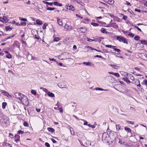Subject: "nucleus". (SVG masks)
<instances>
[{
  "mask_svg": "<svg viewBox=\"0 0 147 147\" xmlns=\"http://www.w3.org/2000/svg\"><path fill=\"white\" fill-rule=\"evenodd\" d=\"M14 97L19 99L22 104L26 106H28L29 102L27 97L22 93H16L14 94Z\"/></svg>",
  "mask_w": 147,
  "mask_h": 147,
  "instance_id": "1",
  "label": "nucleus"
},
{
  "mask_svg": "<svg viewBox=\"0 0 147 147\" xmlns=\"http://www.w3.org/2000/svg\"><path fill=\"white\" fill-rule=\"evenodd\" d=\"M107 133L106 132L104 133L102 136V140L105 143H108L109 141L110 140V138L108 135V132L109 133V134H111L112 133V131L110 130V129H107ZM112 132H113L112 131Z\"/></svg>",
  "mask_w": 147,
  "mask_h": 147,
  "instance_id": "2",
  "label": "nucleus"
},
{
  "mask_svg": "<svg viewBox=\"0 0 147 147\" xmlns=\"http://www.w3.org/2000/svg\"><path fill=\"white\" fill-rule=\"evenodd\" d=\"M116 39L120 42H122L123 43L128 44V42L126 38L121 36H116Z\"/></svg>",
  "mask_w": 147,
  "mask_h": 147,
  "instance_id": "3",
  "label": "nucleus"
},
{
  "mask_svg": "<svg viewBox=\"0 0 147 147\" xmlns=\"http://www.w3.org/2000/svg\"><path fill=\"white\" fill-rule=\"evenodd\" d=\"M58 86L61 88H66V84L64 82H61L58 83Z\"/></svg>",
  "mask_w": 147,
  "mask_h": 147,
  "instance_id": "4",
  "label": "nucleus"
},
{
  "mask_svg": "<svg viewBox=\"0 0 147 147\" xmlns=\"http://www.w3.org/2000/svg\"><path fill=\"white\" fill-rule=\"evenodd\" d=\"M66 8L69 10L74 11L75 10V8L74 6L69 4H67L66 5Z\"/></svg>",
  "mask_w": 147,
  "mask_h": 147,
  "instance_id": "5",
  "label": "nucleus"
},
{
  "mask_svg": "<svg viewBox=\"0 0 147 147\" xmlns=\"http://www.w3.org/2000/svg\"><path fill=\"white\" fill-rule=\"evenodd\" d=\"M68 54L67 53H62L61 55V57L63 58L62 60H65L68 58Z\"/></svg>",
  "mask_w": 147,
  "mask_h": 147,
  "instance_id": "6",
  "label": "nucleus"
},
{
  "mask_svg": "<svg viewBox=\"0 0 147 147\" xmlns=\"http://www.w3.org/2000/svg\"><path fill=\"white\" fill-rule=\"evenodd\" d=\"M5 119H7L6 117H4L2 114H0V121L2 122L5 123L7 121L5 120Z\"/></svg>",
  "mask_w": 147,
  "mask_h": 147,
  "instance_id": "7",
  "label": "nucleus"
},
{
  "mask_svg": "<svg viewBox=\"0 0 147 147\" xmlns=\"http://www.w3.org/2000/svg\"><path fill=\"white\" fill-rule=\"evenodd\" d=\"M12 45L14 47H16L18 48H20V43L17 41L16 40L14 41Z\"/></svg>",
  "mask_w": 147,
  "mask_h": 147,
  "instance_id": "8",
  "label": "nucleus"
},
{
  "mask_svg": "<svg viewBox=\"0 0 147 147\" xmlns=\"http://www.w3.org/2000/svg\"><path fill=\"white\" fill-rule=\"evenodd\" d=\"M77 30H78L79 32H80L82 33H84L87 31V29L85 28H78Z\"/></svg>",
  "mask_w": 147,
  "mask_h": 147,
  "instance_id": "9",
  "label": "nucleus"
},
{
  "mask_svg": "<svg viewBox=\"0 0 147 147\" xmlns=\"http://www.w3.org/2000/svg\"><path fill=\"white\" fill-rule=\"evenodd\" d=\"M1 93L4 95L8 97L9 96H11L7 92L4 90H1Z\"/></svg>",
  "mask_w": 147,
  "mask_h": 147,
  "instance_id": "10",
  "label": "nucleus"
},
{
  "mask_svg": "<svg viewBox=\"0 0 147 147\" xmlns=\"http://www.w3.org/2000/svg\"><path fill=\"white\" fill-rule=\"evenodd\" d=\"M15 141L17 143L20 140V136L17 134H16L14 136Z\"/></svg>",
  "mask_w": 147,
  "mask_h": 147,
  "instance_id": "11",
  "label": "nucleus"
},
{
  "mask_svg": "<svg viewBox=\"0 0 147 147\" xmlns=\"http://www.w3.org/2000/svg\"><path fill=\"white\" fill-rule=\"evenodd\" d=\"M64 28L67 30H70L72 29V27L71 26L69 25H68L66 24L64 26Z\"/></svg>",
  "mask_w": 147,
  "mask_h": 147,
  "instance_id": "12",
  "label": "nucleus"
},
{
  "mask_svg": "<svg viewBox=\"0 0 147 147\" xmlns=\"http://www.w3.org/2000/svg\"><path fill=\"white\" fill-rule=\"evenodd\" d=\"M86 40L87 41L90 42H92L93 41H95V42H100L101 41L100 40H96L88 38H86Z\"/></svg>",
  "mask_w": 147,
  "mask_h": 147,
  "instance_id": "13",
  "label": "nucleus"
},
{
  "mask_svg": "<svg viewBox=\"0 0 147 147\" xmlns=\"http://www.w3.org/2000/svg\"><path fill=\"white\" fill-rule=\"evenodd\" d=\"M137 86L138 89L140 91L142 92H144V90L142 88V86L140 84H139Z\"/></svg>",
  "mask_w": 147,
  "mask_h": 147,
  "instance_id": "14",
  "label": "nucleus"
},
{
  "mask_svg": "<svg viewBox=\"0 0 147 147\" xmlns=\"http://www.w3.org/2000/svg\"><path fill=\"white\" fill-rule=\"evenodd\" d=\"M122 80L126 82V83L129 84L130 83V81L128 80V78L127 77L123 78H122Z\"/></svg>",
  "mask_w": 147,
  "mask_h": 147,
  "instance_id": "15",
  "label": "nucleus"
},
{
  "mask_svg": "<svg viewBox=\"0 0 147 147\" xmlns=\"http://www.w3.org/2000/svg\"><path fill=\"white\" fill-rule=\"evenodd\" d=\"M97 125L96 122H95L94 124L92 125L90 124H88L87 125L90 127H91L92 128H94L95 127V126Z\"/></svg>",
  "mask_w": 147,
  "mask_h": 147,
  "instance_id": "16",
  "label": "nucleus"
},
{
  "mask_svg": "<svg viewBox=\"0 0 147 147\" xmlns=\"http://www.w3.org/2000/svg\"><path fill=\"white\" fill-rule=\"evenodd\" d=\"M47 95L48 96L50 97H55V95L54 94L50 92V91H49L47 93Z\"/></svg>",
  "mask_w": 147,
  "mask_h": 147,
  "instance_id": "17",
  "label": "nucleus"
},
{
  "mask_svg": "<svg viewBox=\"0 0 147 147\" xmlns=\"http://www.w3.org/2000/svg\"><path fill=\"white\" fill-rule=\"evenodd\" d=\"M53 4L54 5L58 6L61 7L62 6V5L61 3H59L57 2H54L53 3Z\"/></svg>",
  "mask_w": 147,
  "mask_h": 147,
  "instance_id": "18",
  "label": "nucleus"
},
{
  "mask_svg": "<svg viewBox=\"0 0 147 147\" xmlns=\"http://www.w3.org/2000/svg\"><path fill=\"white\" fill-rule=\"evenodd\" d=\"M134 81L135 82L134 84L136 85L137 86L139 84H140V80L138 79H135V80Z\"/></svg>",
  "mask_w": 147,
  "mask_h": 147,
  "instance_id": "19",
  "label": "nucleus"
},
{
  "mask_svg": "<svg viewBox=\"0 0 147 147\" xmlns=\"http://www.w3.org/2000/svg\"><path fill=\"white\" fill-rule=\"evenodd\" d=\"M111 26L113 27V28L117 29L119 28L118 26L116 24V23H115L114 24H111Z\"/></svg>",
  "mask_w": 147,
  "mask_h": 147,
  "instance_id": "20",
  "label": "nucleus"
},
{
  "mask_svg": "<svg viewBox=\"0 0 147 147\" xmlns=\"http://www.w3.org/2000/svg\"><path fill=\"white\" fill-rule=\"evenodd\" d=\"M36 24L39 25H41L42 24V22L39 19L36 20Z\"/></svg>",
  "mask_w": 147,
  "mask_h": 147,
  "instance_id": "21",
  "label": "nucleus"
},
{
  "mask_svg": "<svg viewBox=\"0 0 147 147\" xmlns=\"http://www.w3.org/2000/svg\"><path fill=\"white\" fill-rule=\"evenodd\" d=\"M57 22L58 24L61 26L63 25V23L62 20L60 19H57Z\"/></svg>",
  "mask_w": 147,
  "mask_h": 147,
  "instance_id": "22",
  "label": "nucleus"
},
{
  "mask_svg": "<svg viewBox=\"0 0 147 147\" xmlns=\"http://www.w3.org/2000/svg\"><path fill=\"white\" fill-rule=\"evenodd\" d=\"M110 65L113 68L115 69H117L120 67L119 66L115 65L110 64Z\"/></svg>",
  "mask_w": 147,
  "mask_h": 147,
  "instance_id": "23",
  "label": "nucleus"
},
{
  "mask_svg": "<svg viewBox=\"0 0 147 147\" xmlns=\"http://www.w3.org/2000/svg\"><path fill=\"white\" fill-rule=\"evenodd\" d=\"M100 31L101 32L104 34H107V32L106 30V29L103 28H102L101 29Z\"/></svg>",
  "mask_w": 147,
  "mask_h": 147,
  "instance_id": "24",
  "label": "nucleus"
},
{
  "mask_svg": "<svg viewBox=\"0 0 147 147\" xmlns=\"http://www.w3.org/2000/svg\"><path fill=\"white\" fill-rule=\"evenodd\" d=\"M129 77L130 78V80H132L133 81L135 80V79L132 75L130 74H129Z\"/></svg>",
  "mask_w": 147,
  "mask_h": 147,
  "instance_id": "25",
  "label": "nucleus"
},
{
  "mask_svg": "<svg viewBox=\"0 0 147 147\" xmlns=\"http://www.w3.org/2000/svg\"><path fill=\"white\" fill-rule=\"evenodd\" d=\"M43 2L44 3L46 4L47 5H51V6H52L53 5V3H52V2H51V3H49V2H47V1H43Z\"/></svg>",
  "mask_w": 147,
  "mask_h": 147,
  "instance_id": "26",
  "label": "nucleus"
},
{
  "mask_svg": "<svg viewBox=\"0 0 147 147\" xmlns=\"http://www.w3.org/2000/svg\"><path fill=\"white\" fill-rule=\"evenodd\" d=\"M121 74L125 77L128 76V73L126 72H121Z\"/></svg>",
  "mask_w": 147,
  "mask_h": 147,
  "instance_id": "27",
  "label": "nucleus"
},
{
  "mask_svg": "<svg viewBox=\"0 0 147 147\" xmlns=\"http://www.w3.org/2000/svg\"><path fill=\"white\" fill-rule=\"evenodd\" d=\"M70 131L71 134L72 135H76L77 134V133L76 132L74 131L73 130V129H70Z\"/></svg>",
  "mask_w": 147,
  "mask_h": 147,
  "instance_id": "28",
  "label": "nucleus"
},
{
  "mask_svg": "<svg viewBox=\"0 0 147 147\" xmlns=\"http://www.w3.org/2000/svg\"><path fill=\"white\" fill-rule=\"evenodd\" d=\"M114 1L113 0H109L107 2V3L110 5H112L114 4Z\"/></svg>",
  "mask_w": 147,
  "mask_h": 147,
  "instance_id": "29",
  "label": "nucleus"
},
{
  "mask_svg": "<svg viewBox=\"0 0 147 147\" xmlns=\"http://www.w3.org/2000/svg\"><path fill=\"white\" fill-rule=\"evenodd\" d=\"M3 146H6L7 147H11V146H10V144L6 143H4L3 144Z\"/></svg>",
  "mask_w": 147,
  "mask_h": 147,
  "instance_id": "30",
  "label": "nucleus"
},
{
  "mask_svg": "<svg viewBox=\"0 0 147 147\" xmlns=\"http://www.w3.org/2000/svg\"><path fill=\"white\" fill-rule=\"evenodd\" d=\"M40 88V89H42L43 91H44L46 93H48V92L49 91L46 88H44L43 87H41V88Z\"/></svg>",
  "mask_w": 147,
  "mask_h": 147,
  "instance_id": "31",
  "label": "nucleus"
},
{
  "mask_svg": "<svg viewBox=\"0 0 147 147\" xmlns=\"http://www.w3.org/2000/svg\"><path fill=\"white\" fill-rule=\"evenodd\" d=\"M83 64L86 65L91 66V63L90 62H84L83 63Z\"/></svg>",
  "mask_w": 147,
  "mask_h": 147,
  "instance_id": "32",
  "label": "nucleus"
},
{
  "mask_svg": "<svg viewBox=\"0 0 147 147\" xmlns=\"http://www.w3.org/2000/svg\"><path fill=\"white\" fill-rule=\"evenodd\" d=\"M3 18H4L5 22V23H7L9 19L8 17L7 16H3Z\"/></svg>",
  "mask_w": 147,
  "mask_h": 147,
  "instance_id": "33",
  "label": "nucleus"
},
{
  "mask_svg": "<svg viewBox=\"0 0 147 147\" xmlns=\"http://www.w3.org/2000/svg\"><path fill=\"white\" fill-rule=\"evenodd\" d=\"M113 49L117 52V53H116L117 54H119V53L120 52H121V50L119 49L114 48Z\"/></svg>",
  "mask_w": 147,
  "mask_h": 147,
  "instance_id": "34",
  "label": "nucleus"
},
{
  "mask_svg": "<svg viewBox=\"0 0 147 147\" xmlns=\"http://www.w3.org/2000/svg\"><path fill=\"white\" fill-rule=\"evenodd\" d=\"M140 43L142 44L147 45V41L146 40H142Z\"/></svg>",
  "mask_w": 147,
  "mask_h": 147,
  "instance_id": "35",
  "label": "nucleus"
},
{
  "mask_svg": "<svg viewBox=\"0 0 147 147\" xmlns=\"http://www.w3.org/2000/svg\"><path fill=\"white\" fill-rule=\"evenodd\" d=\"M7 104L5 102H3L2 104V108L3 109H5V108Z\"/></svg>",
  "mask_w": 147,
  "mask_h": 147,
  "instance_id": "36",
  "label": "nucleus"
},
{
  "mask_svg": "<svg viewBox=\"0 0 147 147\" xmlns=\"http://www.w3.org/2000/svg\"><path fill=\"white\" fill-rule=\"evenodd\" d=\"M108 77L109 79H111L112 80V82H114L115 80V78L111 76H109Z\"/></svg>",
  "mask_w": 147,
  "mask_h": 147,
  "instance_id": "37",
  "label": "nucleus"
},
{
  "mask_svg": "<svg viewBox=\"0 0 147 147\" xmlns=\"http://www.w3.org/2000/svg\"><path fill=\"white\" fill-rule=\"evenodd\" d=\"M142 85H145L147 86V80H143V82L142 83Z\"/></svg>",
  "mask_w": 147,
  "mask_h": 147,
  "instance_id": "38",
  "label": "nucleus"
},
{
  "mask_svg": "<svg viewBox=\"0 0 147 147\" xmlns=\"http://www.w3.org/2000/svg\"><path fill=\"white\" fill-rule=\"evenodd\" d=\"M77 2L82 6H84V3L80 0L77 1Z\"/></svg>",
  "mask_w": 147,
  "mask_h": 147,
  "instance_id": "39",
  "label": "nucleus"
},
{
  "mask_svg": "<svg viewBox=\"0 0 147 147\" xmlns=\"http://www.w3.org/2000/svg\"><path fill=\"white\" fill-rule=\"evenodd\" d=\"M88 48H90L92 50H94L96 51L99 52H101V51L100 50H97V49H95L93 48L92 47H90L89 46H88Z\"/></svg>",
  "mask_w": 147,
  "mask_h": 147,
  "instance_id": "40",
  "label": "nucleus"
},
{
  "mask_svg": "<svg viewBox=\"0 0 147 147\" xmlns=\"http://www.w3.org/2000/svg\"><path fill=\"white\" fill-rule=\"evenodd\" d=\"M5 29L7 31H11L12 30L11 28L9 26L6 27L5 28Z\"/></svg>",
  "mask_w": 147,
  "mask_h": 147,
  "instance_id": "41",
  "label": "nucleus"
},
{
  "mask_svg": "<svg viewBox=\"0 0 147 147\" xmlns=\"http://www.w3.org/2000/svg\"><path fill=\"white\" fill-rule=\"evenodd\" d=\"M95 90H101V91H103V90H105L103 89L102 88H100L99 87L96 88H95Z\"/></svg>",
  "mask_w": 147,
  "mask_h": 147,
  "instance_id": "42",
  "label": "nucleus"
},
{
  "mask_svg": "<svg viewBox=\"0 0 147 147\" xmlns=\"http://www.w3.org/2000/svg\"><path fill=\"white\" fill-rule=\"evenodd\" d=\"M91 24L94 26H99V24L96 23L92 22Z\"/></svg>",
  "mask_w": 147,
  "mask_h": 147,
  "instance_id": "43",
  "label": "nucleus"
},
{
  "mask_svg": "<svg viewBox=\"0 0 147 147\" xmlns=\"http://www.w3.org/2000/svg\"><path fill=\"white\" fill-rule=\"evenodd\" d=\"M55 8L54 7H48L47 8V10L52 11L54 10Z\"/></svg>",
  "mask_w": 147,
  "mask_h": 147,
  "instance_id": "44",
  "label": "nucleus"
},
{
  "mask_svg": "<svg viewBox=\"0 0 147 147\" xmlns=\"http://www.w3.org/2000/svg\"><path fill=\"white\" fill-rule=\"evenodd\" d=\"M31 93L33 95H36V90H32Z\"/></svg>",
  "mask_w": 147,
  "mask_h": 147,
  "instance_id": "45",
  "label": "nucleus"
},
{
  "mask_svg": "<svg viewBox=\"0 0 147 147\" xmlns=\"http://www.w3.org/2000/svg\"><path fill=\"white\" fill-rule=\"evenodd\" d=\"M6 57L8 59H11L12 58L11 55L9 53L7 54L6 55Z\"/></svg>",
  "mask_w": 147,
  "mask_h": 147,
  "instance_id": "46",
  "label": "nucleus"
},
{
  "mask_svg": "<svg viewBox=\"0 0 147 147\" xmlns=\"http://www.w3.org/2000/svg\"><path fill=\"white\" fill-rule=\"evenodd\" d=\"M140 37L139 36H136L134 37V39L136 40H139Z\"/></svg>",
  "mask_w": 147,
  "mask_h": 147,
  "instance_id": "47",
  "label": "nucleus"
},
{
  "mask_svg": "<svg viewBox=\"0 0 147 147\" xmlns=\"http://www.w3.org/2000/svg\"><path fill=\"white\" fill-rule=\"evenodd\" d=\"M106 47L108 48H112L113 49L114 47H115V46H112L111 45H106Z\"/></svg>",
  "mask_w": 147,
  "mask_h": 147,
  "instance_id": "48",
  "label": "nucleus"
},
{
  "mask_svg": "<svg viewBox=\"0 0 147 147\" xmlns=\"http://www.w3.org/2000/svg\"><path fill=\"white\" fill-rule=\"evenodd\" d=\"M19 20L21 21H22L24 22L27 21V19L26 18H23L21 17L19 18Z\"/></svg>",
  "mask_w": 147,
  "mask_h": 147,
  "instance_id": "49",
  "label": "nucleus"
},
{
  "mask_svg": "<svg viewBox=\"0 0 147 147\" xmlns=\"http://www.w3.org/2000/svg\"><path fill=\"white\" fill-rule=\"evenodd\" d=\"M126 122L128 124H131L132 125H133L134 123V122L132 121L127 120Z\"/></svg>",
  "mask_w": 147,
  "mask_h": 147,
  "instance_id": "50",
  "label": "nucleus"
},
{
  "mask_svg": "<svg viewBox=\"0 0 147 147\" xmlns=\"http://www.w3.org/2000/svg\"><path fill=\"white\" fill-rule=\"evenodd\" d=\"M56 105L59 108L61 106V104L58 101L57 103L56 104Z\"/></svg>",
  "mask_w": 147,
  "mask_h": 147,
  "instance_id": "51",
  "label": "nucleus"
},
{
  "mask_svg": "<svg viewBox=\"0 0 147 147\" xmlns=\"http://www.w3.org/2000/svg\"><path fill=\"white\" fill-rule=\"evenodd\" d=\"M134 34L131 33H129L128 35V36H129L131 37H133L134 36Z\"/></svg>",
  "mask_w": 147,
  "mask_h": 147,
  "instance_id": "52",
  "label": "nucleus"
},
{
  "mask_svg": "<svg viewBox=\"0 0 147 147\" xmlns=\"http://www.w3.org/2000/svg\"><path fill=\"white\" fill-rule=\"evenodd\" d=\"M121 15L123 16V19L124 20H125L127 19V16H124L123 14H121Z\"/></svg>",
  "mask_w": 147,
  "mask_h": 147,
  "instance_id": "53",
  "label": "nucleus"
},
{
  "mask_svg": "<svg viewBox=\"0 0 147 147\" xmlns=\"http://www.w3.org/2000/svg\"><path fill=\"white\" fill-rule=\"evenodd\" d=\"M47 26V24L45 23L43 26H42V28L44 29H45L46 28V27Z\"/></svg>",
  "mask_w": 147,
  "mask_h": 147,
  "instance_id": "54",
  "label": "nucleus"
},
{
  "mask_svg": "<svg viewBox=\"0 0 147 147\" xmlns=\"http://www.w3.org/2000/svg\"><path fill=\"white\" fill-rule=\"evenodd\" d=\"M20 26H25L26 25V23L25 22H21L20 23Z\"/></svg>",
  "mask_w": 147,
  "mask_h": 147,
  "instance_id": "55",
  "label": "nucleus"
},
{
  "mask_svg": "<svg viewBox=\"0 0 147 147\" xmlns=\"http://www.w3.org/2000/svg\"><path fill=\"white\" fill-rule=\"evenodd\" d=\"M24 133V131H22L21 130L19 131L17 133L18 134H22Z\"/></svg>",
  "mask_w": 147,
  "mask_h": 147,
  "instance_id": "56",
  "label": "nucleus"
},
{
  "mask_svg": "<svg viewBox=\"0 0 147 147\" xmlns=\"http://www.w3.org/2000/svg\"><path fill=\"white\" fill-rule=\"evenodd\" d=\"M113 75L117 77H120V75L117 73H115L113 74Z\"/></svg>",
  "mask_w": 147,
  "mask_h": 147,
  "instance_id": "57",
  "label": "nucleus"
},
{
  "mask_svg": "<svg viewBox=\"0 0 147 147\" xmlns=\"http://www.w3.org/2000/svg\"><path fill=\"white\" fill-rule=\"evenodd\" d=\"M45 145L47 147H50V145L48 142H46L45 143Z\"/></svg>",
  "mask_w": 147,
  "mask_h": 147,
  "instance_id": "58",
  "label": "nucleus"
},
{
  "mask_svg": "<svg viewBox=\"0 0 147 147\" xmlns=\"http://www.w3.org/2000/svg\"><path fill=\"white\" fill-rule=\"evenodd\" d=\"M134 27H135V28L137 29L139 31H140V32H141V31H142V30H141V29L140 28H139L138 27V26H136L135 25V26H134Z\"/></svg>",
  "mask_w": 147,
  "mask_h": 147,
  "instance_id": "59",
  "label": "nucleus"
},
{
  "mask_svg": "<svg viewBox=\"0 0 147 147\" xmlns=\"http://www.w3.org/2000/svg\"><path fill=\"white\" fill-rule=\"evenodd\" d=\"M23 125L24 126H27L28 125V123H27L25 121L23 123Z\"/></svg>",
  "mask_w": 147,
  "mask_h": 147,
  "instance_id": "60",
  "label": "nucleus"
},
{
  "mask_svg": "<svg viewBox=\"0 0 147 147\" xmlns=\"http://www.w3.org/2000/svg\"><path fill=\"white\" fill-rule=\"evenodd\" d=\"M60 39L58 37H56L54 38V41H55L57 42Z\"/></svg>",
  "mask_w": 147,
  "mask_h": 147,
  "instance_id": "61",
  "label": "nucleus"
},
{
  "mask_svg": "<svg viewBox=\"0 0 147 147\" xmlns=\"http://www.w3.org/2000/svg\"><path fill=\"white\" fill-rule=\"evenodd\" d=\"M35 38L38 40L40 39V37L39 36L35 35Z\"/></svg>",
  "mask_w": 147,
  "mask_h": 147,
  "instance_id": "62",
  "label": "nucleus"
},
{
  "mask_svg": "<svg viewBox=\"0 0 147 147\" xmlns=\"http://www.w3.org/2000/svg\"><path fill=\"white\" fill-rule=\"evenodd\" d=\"M22 44H23V45H24L25 46H26L27 45V43H26V42L23 40H22Z\"/></svg>",
  "mask_w": 147,
  "mask_h": 147,
  "instance_id": "63",
  "label": "nucleus"
},
{
  "mask_svg": "<svg viewBox=\"0 0 147 147\" xmlns=\"http://www.w3.org/2000/svg\"><path fill=\"white\" fill-rule=\"evenodd\" d=\"M83 121H84V125H87L88 124V122L84 120H83Z\"/></svg>",
  "mask_w": 147,
  "mask_h": 147,
  "instance_id": "64",
  "label": "nucleus"
}]
</instances>
